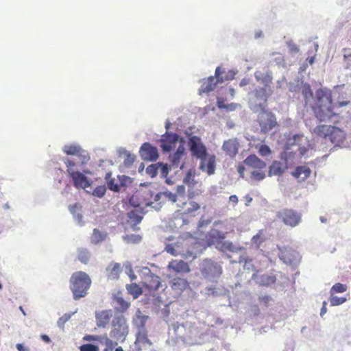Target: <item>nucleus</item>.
I'll return each mask as SVG.
<instances>
[{
  "label": "nucleus",
  "instance_id": "nucleus-1",
  "mask_svg": "<svg viewBox=\"0 0 351 351\" xmlns=\"http://www.w3.org/2000/svg\"><path fill=\"white\" fill-rule=\"evenodd\" d=\"M335 108L330 90L319 88L316 90L311 108L315 117L320 122L328 121L337 116L335 112Z\"/></svg>",
  "mask_w": 351,
  "mask_h": 351
},
{
  "label": "nucleus",
  "instance_id": "nucleus-2",
  "mask_svg": "<svg viewBox=\"0 0 351 351\" xmlns=\"http://www.w3.org/2000/svg\"><path fill=\"white\" fill-rule=\"evenodd\" d=\"M69 282L73 299L78 300L88 294L92 280L86 272L79 271L73 273Z\"/></svg>",
  "mask_w": 351,
  "mask_h": 351
},
{
  "label": "nucleus",
  "instance_id": "nucleus-3",
  "mask_svg": "<svg viewBox=\"0 0 351 351\" xmlns=\"http://www.w3.org/2000/svg\"><path fill=\"white\" fill-rule=\"evenodd\" d=\"M313 133L317 137L328 138L336 146H339L346 139L344 131L332 125H319L313 129Z\"/></svg>",
  "mask_w": 351,
  "mask_h": 351
},
{
  "label": "nucleus",
  "instance_id": "nucleus-4",
  "mask_svg": "<svg viewBox=\"0 0 351 351\" xmlns=\"http://www.w3.org/2000/svg\"><path fill=\"white\" fill-rule=\"evenodd\" d=\"M222 72L219 67H217L215 70V77L210 76L208 78L203 79L201 81V86L198 90L199 95L204 93H208L213 90L218 83H223L225 81L232 80L234 77V73L230 71L228 74L223 75Z\"/></svg>",
  "mask_w": 351,
  "mask_h": 351
},
{
  "label": "nucleus",
  "instance_id": "nucleus-5",
  "mask_svg": "<svg viewBox=\"0 0 351 351\" xmlns=\"http://www.w3.org/2000/svg\"><path fill=\"white\" fill-rule=\"evenodd\" d=\"M129 332V327L123 315H117L112 321L110 337L119 343L123 342Z\"/></svg>",
  "mask_w": 351,
  "mask_h": 351
},
{
  "label": "nucleus",
  "instance_id": "nucleus-6",
  "mask_svg": "<svg viewBox=\"0 0 351 351\" xmlns=\"http://www.w3.org/2000/svg\"><path fill=\"white\" fill-rule=\"evenodd\" d=\"M142 196L145 197L144 204L146 206H152L154 202L159 201L161 198L167 199L172 202H178V203L181 202V199H184L183 196H178L169 191L158 193L154 195L151 190H145Z\"/></svg>",
  "mask_w": 351,
  "mask_h": 351
},
{
  "label": "nucleus",
  "instance_id": "nucleus-7",
  "mask_svg": "<svg viewBox=\"0 0 351 351\" xmlns=\"http://www.w3.org/2000/svg\"><path fill=\"white\" fill-rule=\"evenodd\" d=\"M276 218L286 226H297L302 220V215L292 208H285L276 213Z\"/></svg>",
  "mask_w": 351,
  "mask_h": 351
},
{
  "label": "nucleus",
  "instance_id": "nucleus-8",
  "mask_svg": "<svg viewBox=\"0 0 351 351\" xmlns=\"http://www.w3.org/2000/svg\"><path fill=\"white\" fill-rule=\"evenodd\" d=\"M64 163L66 166V171L69 176L72 178L73 185L77 189H86L88 188L90 184L87 178L83 173L80 171L73 170L75 162L71 160H66Z\"/></svg>",
  "mask_w": 351,
  "mask_h": 351
},
{
  "label": "nucleus",
  "instance_id": "nucleus-9",
  "mask_svg": "<svg viewBox=\"0 0 351 351\" xmlns=\"http://www.w3.org/2000/svg\"><path fill=\"white\" fill-rule=\"evenodd\" d=\"M257 121L263 134L267 133L278 125L276 116L265 109H262L258 114Z\"/></svg>",
  "mask_w": 351,
  "mask_h": 351
},
{
  "label": "nucleus",
  "instance_id": "nucleus-10",
  "mask_svg": "<svg viewBox=\"0 0 351 351\" xmlns=\"http://www.w3.org/2000/svg\"><path fill=\"white\" fill-rule=\"evenodd\" d=\"M177 206L180 208L176 212L177 216H195V213L199 210V204L193 200L191 198H188L186 201H184V199H181V202L177 204Z\"/></svg>",
  "mask_w": 351,
  "mask_h": 351
},
{
  "label": "nucleus",
  "instance_id": "nucleus-11",
  "mask_svg": "<svg viewBox=\"0 0 351 351\" xmlns=\"http://www.w3.org/2000/svg\"><path fill=\"white\" fill-rule=\"evenodd\" d=\"M189 146L191 155L197 159L202 158L208 154L206 146L199 136H191L189 139Z\"/></svg>",
  "mask_w": 351,
  "mask_h": 351
},
{
  "label": "nucleus",
  "instance_id": "nucleus-12",
  "mask_svg": "<svg viewBox=\"0 0 351 351\" xmlns=\"http://www.w3.org/2000/svg\"><path fill=\"white\" fill-rule=\"evenodd\" d=\"M222 273L221 267L217 263L211 261H204L201 268V274L205 278L215 279Z\"/></svg>",
  "mask_w": 351,
  "mask_h": 351
},
{
  "label": "nucleus",
  "instance_id": "nucleus-13",
  "mask_svg": "<svg viewBox=\"0 0 351 351\" xmlns=\"http://www.w3.org/2000/svg\"><path fill=\"white\" fill-rule=\"evenodd\" d=\"M199 160V169L206 172L208 176L214 174L216 167V156L214 154H207Z\"/></svg>",
  "mask_w": 351,
  "mask_h": 351
},
{
  "label": "nucleus",
  "instance_id": "nucleus-14",
  "mask_svg": "<svg viewBox=\"0 0 351 351\" xmlns=\"http://www.w3.org/2000/svg\"><path fill=\"white\" fill-rule=\"evenodd\" d=\"M141 158L146 161H154L158 158V149L149 143H144L139 151Z\"/></svg>",
  "mask_w": 351,
  "mask_h": 351
},
{
  "label": "nucleus",
  "instance_id": "nucleus-15",
  "mask_svg": "<svg viewBox=\"0 0 351 351\" xmlns=\"http://www.w3.org/2000/svg\"><path fill=\"white\" fill-rule=\"evenodd\" d=\"M178 135L175 133L166 132L162 136L160 140L161 148L165 152H170L175 147L176 143L178 141Z\"/></svg>",
  "mask_w": 351,
  "mask_h": 351
},
{
  "label": "nucleus",
  "instance_id": "nucleus-16",
  "mask_svg": "<svg viewBox=\"0 0 351 351\" xmlns=\"http://www.w3.org/2000/svg\"><path fill=\"white\" fill-rule=\"evenodd\" d=\"M112 317V310H104L95 313L96 324L99 328H106Z\"/></svg>",
  "mask_w": 351,
  "mask_h": 351
},
{
  "label": "nucleus",
  "instance_id": "nucleus-17",
  "mask_svg": "<svg viewBox=\"0 0 351 351\" xmlns=\"http://www.w3.org/2000/svg\"><path fill=\"white\" fill-rule=\"evenodd\" d=\"M112 303L114 304V309L117 312L124 313L125 312L130 306V302L125 301L120 291L114 294L112 298Z\"/></svg>",
  "mask_w": 351,
  "mask_h": 351
},
{
  "label": "nucleus",
  "instance_id": "nucleus-18",
  "mask_svg": "<svg viewBox=\"0 0 351 351\" xmlns=\"http://www.w3.org/2000/svg\"><path fill=\"white\" fill-rule=\"evenodd\" d=\"M239 147L238 140L237 138H231L223 142L222 149L227 155L234 157L238 153Z\"/></svg>",
  "mask_w": 351,
  "mask_h": 351
},
{
  "label": "nucleus",
  "instance_id": "nucleus-19",
  "mask_svg": "<svg viewBox=\"0 0 351 351\" xmlns=\"http://www.w3.org/2000/svg\"><path fill=\"white\" fill-rule=\"evenodd\" d=\"M146 317H141V325L138 326V332L136 333V341L143 343V344H152V342L148 339L147 337V331L145 326V323L146 321Z\"/></svg>",
  "mask_w": 351,
  "mask_h": 351
},
{
  "label": "nucleus",
  "instance_id": "nucleus-20",
  "mask_svg": "<svg viewBox=\"0 0 351 351\" xmlns=\"http://www.w3.org/2000/svg\"><path fill=\"white\" fill-rule=\"evenodd\" d=\"M161 281L159 276L151 274L147 275L143 282V285L149 291H156L160 286Z\"/></svg>",
  "mask_w": 351,
  "mask_h": 351
},
{
  "label": "nucleus",
  "instance_id": "nucleus-21",
  "mask_svg": "<svg viewBox=\"0 0 351 351\" xmlns=\"http://www.w3.org/2000/svg\"><path fill=\"white\" fill-rule=\"evenodd\" d=\"M168 268L176 273H189L191 270L188 263L182 260L171 261L168 265Z\"/></svg>",
  "mask_w": 351,
  "mask_h": 351
},
{
  "label": "nucleus",
  "instance_id": "nucleus-22",
  "mask_svg": "<svg viewBox=\"0 0 351 351\" xmlns=\"http://www.w3.org/2000/svg\"><path fill=\"white\" fill-rule=\"evenodd\" d=\"M244 163L248 167L259 170L265 169L266 167V163L255 154L248 156L245 159Z\"/></svg>",
  "mask_w": 351,
  "mask_h": 351
},
{
  "label": "nucleus",
  "instance_id": "nucleus-23",
  "mask_svg": "<svg viewBox=\"0 0 351 351\" xmlns=\"http://www.w3.org/2000/svg\"><path fill=\"white\" fill-rule=\"evenodd\" d=\"M184 148L180 146L177 151L171 156L172 165L176 168L182 169L184 167V162H181V160L184 156Z\"/></svg>",
  "mask_w": 351,
  "mask_h": 351
},
{
  "label": "nucleus",
  "instance_id": "nucleus-24",
  "mask_svg": "<svg viewBox=\"0 0 351 351\" xmlns=\"http://www.w3.org/2000/svg\"><path fill=\"white\" fill-rule=\"evenodd\" d=\"M298 254L291 249H285L281 252L280 258L287 264H292L298 259Z\"/></svg>",
  "mask_w": 351,
  "mask_h": 351
},
{
  "label": "nucleus",
  "instance_id": "nucleus-25",
  "mask_svg": "<svg viewBox=\"0 0 351 351\" xmlns=\"http://www.w3.org/2000/svg\"><path fill=\"white\" fill-rule=\"evenodd\" d=\"M311 171L309 167L306 166H299L296 167L292 175L299 181H303L311 175Z\"/></svg>",
  "mask_w": 351,
  "mask_h": 351
},
{
  "label": "nucleus",
  "instance_id": "nucleus-26",
  "mask_svg": "<svg viewBox=\"0 0 351 351\" xmlns=\"http://www.w3.org/2000/svg\"><path fill=\"white\" fill-rule=\"evenodd\" d=\"M285 169V167L283 163L279 161H274L269 167L268 176H280L282 175Z\"/></svg>",
  "mask_w": 351,
  "mask_h": 351
},
{
  "label": "nucleus",
  "instance_id": "nucleus-27",
  "mask_svg": "<svg viewBox=\"0 0 351 351\" xmlns=\"http://www.w3.org/2000/svg\"><path fill=\"white\" fill-rule=\"evenodd\" d=\"M189 287V283L186 279L175 278L171 282V288L177 291L181 292Z\"/></svg>",
  "mask_w": 351,
  "mask_h": 351
},
{
  "label": "nucleus",
  "instance_id": "nucleus-28",
  "mask_svg": "<svg viewBox=\"0 0 351 351\" xmlns=\"http://www.w3.org/2000/svg\"><path fill=\"white\" fill-rule=\"evenodd\" d=\"M63 152L67 155L82 156L84 152L82 147L75 145H66L63 147Z\"/></svg>",
  "mask_w": 351,
  "mask_h": 351
},
{
  "label": "nucleus",
  "instance_id": "nucleus-29",
  "mask_svg": "<svg viewBox=\"0 0 351 351\" xmlns=\"http://www.w3.org/2000/svg\"><path fill=\"white\" fill-rule=\"evenodd\" d=\"M107 270L108 271V275L110 278L117 279L121 272V267L119 263H112L109 265Z\"/></svg>",
  "mask_w": 351,
  "mask_h": 351
},
{
  "label": "nucleus",
  "instance_id": "nucleus-30",
  "mask_svg": "<svg viewBox=\"0 0 351 351\" xmlns=\"http://www.w3.org/2000/svg\"><path fill=\"white\" fill-rule=\"evenodd\" d=\"M112 173L108 172L105 176L108 188L112 191L118 192L120 191V186L116 182L115 178L111 177Z\"/></svg>",
  "mask_w": 351,
  "mask_h": 351
},
{
  "label": "nucleus",
  "instance_id": "nucleus-31",
  "mask_svg": "<svg viewBox=\"0 0 351 351\" xmlns=\"http://www.w3.org/2000/svg\"><path fill=\"white\" fill-rule=\"evenodd\" d=\"M128 292L132 295L133 298H138L143 293L142 288L136 283L126 285Z\"/></svg>",
  "mask_w": 351,
  "mask_h": 351
},
{
  "label": "nucleus",
  "instance_id": "nucleus-32",
  "mask_svg": "<svg viewBox=\"0 0 351 351\" xmlns=\"http://www.w3.org/2000/svg\"><path fill=\"white\" fill-rule=\"evenodd\" d=\"M106 237L107 233L103 232L95 228L90 237V240L93 243L97 244L104 241Z\"/></svg>",
  "mask_w": 351,
  "mask_h": 351
},
{
  "label": "nucleus",
  "instance_id": "nucleus-33",
  "mask_svg": "<svg viewBox=\"0 0 351 351\" xmlns=\"http://www.w3.org/2000/svg\"><path fill=\"white\" fill-rule=\"evenodd\" d=\"M90 252L85 248L77 250V258L83 264H87L90 258Z\"/></svg>",
  "mask_w": 351,
  "mask_h": 351
},
{
  "label": "nucleus",
  "instance_id": "nucleus-34",
  "mask_svg": "<svg viewBox=\"0 0 351 351\" xmlns=\"http://www.w3.org/2000/svg\"><path fill=\"white\" fill-rule=\"evenodd\" d=\"M103 343L106 345L104 351H113L114 348L118 344L119 341H113L109 339L106 335H104Z\"/></svg>",
  "mask_w": 351,
  "mask_h": 351
},
{
  "label": "nucleus",
  "instance_id": "nucleus-35",
  "mask_svg": "<svg viewBox=\"0 0 351 351\" xmlns=\"http://www.w3.org/2000/svg\"><path fill=\"white\" fill-rule=\"evenodd\" d=\"M210 237L213 239V241H219L224 239L226 237V233L217 230L216 229H213L209 232Z\"/></svg>",
  "mask_w": 351,
  "mask_h": 351
},
{
  "label": "nucleus",
  "instance_id": "nucleus-36",
  "mask_svg": "<svg viewBox=\"0 0 351 351\" xmlns=\"http://www.w3.org/2000/svg\"><path fill=\"white\" fill-rule=\"evenodd\" d=\"M347 290V285H343L341 283H336L334 285L331 289H330V293L331 295H333L334 293H343Z\"/></svg>",
  "mask_w": 351,
  "mask_h": 351
},
{
  "label": "nucleus",
  "instance_id": "nucleus-37",
  "mask_svg": "<svg viewBox=\"0 0 351 351\" xmlns=\"http://www.w3.org/2000/svg\"><path fill=\"white\" fill-rule=\"evenodd\" d=\"M146 173L152 178L155 177L158 173V163L149 165L146 169Z\"/></svg>",
  "mask_w": 351,
  "mask_h": 351
},
{
  "label": "nucleus",
  "instance_id": "nucleus-38",
  "mask_svg": "<svg viewBox=\"0 0 351 351\" xmlns=\"http://www.w3.org/2000/svg\"><path fill=\"white\" fill-rule=\"evenodd\" d=\"M129 219L130 220L134 223V225L138 224L141 223L143 217L140 216L136 211L132 210L129 213Z\"/></svg>",
  "mask_w": 351,
  "mask_h": 351
},
{
  "label": "nucleus",
  "instance_id": "nucleus-39",
  "mask_svg": "<svg viewBox=\"0 0 351 351\" xmlns=\"http://www.w3.org/2000/svg\"><path fill=\"white\" fill-rule=\"evenodd\" d=\"M106 191V188L104 185L97 186L93 192V195L97 197H102L104 196Z\"/></svg>",
  "mask_w": 351,
  "mask_h": 351
},
{
  "label": "nucleus",
  "instance_id": "nucleus-40",
  "mask_svg": "<svg viewBox=\"0 0 351 351\" xmlns=\"http://www.w3.org/2000/svg\"><path fill=\"white\" fill-rule=\"evenodd\" d=\"M251 178L256 181L263 180L265 177L266 174L264 171H253L251 173Z\"/></svg>",
  "mask_w": 351,
  "mask_h": 351
},
{
  "label": "nucleus",
  "instance_id": "nucleus-41",
  "mask_svg": "<svg viewBox=\"0 0 351 351\" xmlns=\"http://www.w3.org/2000/svg\"><path fill=\"white\" fill-rule=\"evenodd\" d=\"M158 173L162 178H166L169 173V167L166 164L158 162Z\"/></svg>",
  "mask_w": 351,
  "mask_h": 351
},
{
  "label": "nucleus",
  "instance_id": "nucleus-42",
  "mask_svg": "<svg viewBox=\"0 0 351 351\" xmlns=\"http://www.w3.org/2000/svg\"><path fill=\"white\" fill-rule=\"evenodd\" d=\"M346 301V298L343 297L333 296L331 295L330 298V302L332 306H338Z\"/></svg>",
  "mask_w": 351,
  "mask_h": 351
},
{
  "label": "nucleus",
  "instance_id": "nucleus-43",
  "mask_svg": "<svg viewBox=\"0 0 351 351\" xmlns=\"http://www.w3.org/2000/svg\"><path fill=\"white\" fill-rule=\"evenodd\" d=\"M258 152L261 156H267L271 154V150L269 146L261 145L258 147Z\"/></svg>",
  "mask_w": 351,
  "mask_h": 351
},
{
  "label": "nucleus",
  "instance_id": "nucleus-44",
  "mask_svg": "<svg viewBox=\"0 0 351 351\" xmlns=\"http://www.w3.org/2000/svg\"><path fill=\"white\" fill-rule=\"evenodd\" d=\"M99 348L98 346L86 343L80 346V351H99Z\"/></svg>",
  "mask_w": 351,
  "mask_h": 351
},
{
  "label": "nucleus",
  "instance_id": "nucleus-45",
  "mask_svg": "<svg viewBox=\"0 0 351 351\" xmlns=\"http://www.w3.org/2000/svg\"><path fill=\"white\" fill-rule=\"evenodd\" d=\"M83 340L87 341H99L103 343L104 336L86 335L83 337Z\"/></svg>",
  "mask_w": 351,
  "mask_h": 351
},
{
  "label": "nucleus",
  "instance_id": "nucleus-46",
  "mask_svg": "<svg viewBox=\"0 0 351 351\" xmlns=\"http://www.w3.org/2000/svg\"><path fill=\"white\" fill-rule=\"evenodd\" d=\"M302 94L305 99H308L313 96V91L308 84H305L302 87Z\"/></svg>",
  "mask_w": 351,
  "mask_h": 351
},
{
  "label": "nucleus",
  "instance_id": "nucleus-47",
  "mask_svg": "<svg viewBox=\"0 0 351 351\" xmlns=\"http://www.w3.org/2000/svg\"><path fill=\"white\" fill-rule=\"evenodd\" d=\"M305 138L303 134H295L292 138L289 139L291 145H300L303 141H305Z\"/></svg>",
  "mask_w": 351,
  "mask_h": 351
},
{
  "label": "nucleus",
  "instance_id": "nucleus-48",
  "mask_svg": "<svg viewBox=\"0 0 351 351\" xmlns=\"http://www.w3.org/2000/svg\"><path fill=\"white\" fill-rule=\"evenodd\" d=\"M134 160H135V156L130 154H128L124 160L123 164H124L125 167H128L134 163Z\"/></svg>",
  "mask_w": 351,
  "mask_h": 351
},
{
  "label": "nucleus",
  "instance_id": "nucleus-49",
  "mask_svg": "<svg viewBox=\"0 0 351 351\" xmlns=\"http://www.w3.org/2000/svg\"><path fill=\"white\" fill-rule=\"evenodd\" d=\"M271 300V297L269 295H264L259 297V302L264 304L265 307H267L269 305V301Z\"/></svg>",
  "mask_w": 351,
  "mask_h": 351
},
{
  "label": "nucleus",
  "instance_id": "nucleus-50",
  "mask_svg": "<svg viewBox=\"0 0 351 351\" xmlns=\"http://www.w3.org/2000/svg\"><path fill=\"white\" fill-rule=\"evenodd\" d=\"M223 247L228 251H230V252H234V249H235V247L234 245H233V243L230 241H225L223 243Z\"/></svg>",
  "mask_w": 351,
  "mask_h": 351
},
{
  "label": "nucleus",
  "instance_id": "nucleus-51",
  "mask_svg": "<svg viewBox=\"0 0 351 351\" xmlns=\"http://www.w3.org/2000/svg\"><path fill=\"white\" fill-rule=\"evenodd\" d=\"M343 59L345 61H347L349 60L350 58H351V49L350 48H344L343 49Z\"/></svg>",
  "mask_w": 351,
  "mask_h": 351
},
{
  "label": "nucleus",
  "instance_id": "nucleus-52",
  "mask_svg": "<svg viewBox=\"0 0 351 351\" xmlns=\"http://www.w3.org/2000/svg\"><path fill=\"white\" fill-rule=\"evenodd\" d=\"M217 104L219 108L225 109L226 104H225V99L223 97H217Z\"/></svg>",
  "mask_w": 351,
  "mask_h": 351
},
{
  "label": "nucleus",
  "instance_id": "nucleus-53",
  "mask_svg": "<svg viewBox=\"0 0 351 351\" xmlns=\"http://www.w3.org/2000/svg\"><path fill=\"white\" fill-rule=\"evenodd\" d=\"M239 105L236 104V103H231L230 104H227L226 106V108L225 109L228 110H230V111H233L234 110L237 109V108L239 106Z\"/></svg>",
  "mask_w": 351,
  "mask_h": 351
},
{
  "label": "nucleus",
  "instance_id": "nucleus-54",
  "mask_svg": "<svg viewBox=\"0 0 351 351\" xmlns=\"http://www.w3.org/2000/svg\"><path fill=\"white\" fill-rule=\"evenodd\" d=\"M252 261V260L251 258H241V259L239 261L240 263L244 262V263H245L244 267L247 268V269H250L248 267V265H250Z\"/></svg>",
  "mask_w": 351,
  "mask_h": 351
},
{
  "label": "nucleus",
  "instance_id": "nucleus-55",
  "mask_svg": "<svg viewBox=\"0 0 351 351\" xmlns=\"http://www.w3.org/2000/svg\"><path fill=\"white\" fill-rule=\"evenodd\" d=\"M121 186H125V182L130 180V178L125 176H118Z\"/></svg>",
  "mask_w": 351,
  "mask_h": 351
},
{
  "label": "nucleus",
  "instance_id": "nucleus-56",
  "mask_svg": "<svg viewBox=\"0 0 351 351\" xmlns=\"http://www.w3.org/2000/svg\"><path fill=\"white\" fill-rule=\"evenodd\" d=\"M16 348L18 351H29V348L25 347L22 343H17L16 345Z\"/></svg>",
  "mask_w": 351,
  "mask_h": 351
},
{
  "label": "nucleus",
  "instance_id": "nucleus-57",
  "mask_svg": "<svg viewBox=\"0 0 351 351\" xmlns=\"http://www.w3.org/2000/svg\"><path fill=\"white\" fill-rule=\"evenodd\" d=\"M166 250H167V252L170 253L171 254H172L173 256H176L177 255L176 251L175 250V249L171 245H167V247H166Z\"/></svg>",
  "mask_w": 351,
  "mask_h": 351
},
{
  "label": "nucleus",
  "instance_id": "nucleus-58",
  "mask_svg": "<svg viewBox=\"0 0 351 351\" xmlns=\"http://www.w3.org/2000/svg\"><path fill=\"white\" fill-rule=\"evenodd\" d=\"M326 302L324 301L323 302V305H322V307L321 308V311H320V315L321 316H323L326 313Z\"/></svg>",
  "mask_w": 351,
  "mask_h": 351
},
{
  "label": "nucleus",
  "instance_id": "nucleus-59",
  "mask_svg": "<svg viewBox=\"0 0 351 351\" xmlns=\"http://www.w3.org/2000/svg\"><path fill=\"white\" fill-rule=\"evenodd\" d=\"M250 83V80L247 79V78H243L241 80V81L240 82V86H245L246 85H247L248 84Z\"/></svg>",
  "mask_w": 351,
  "mask_h": 351
},
{
  "label": "nucleus",
  "instance_id": "nucleus-60",
  "mask_svg": "<svg viewBox=\"0 0 351 351\" xmlns=\"http://www.w3.org/2000/svg\"><path fill=\"white\" fill-rule=\"evenodd\" d=\"M40 338L45 343H49L51 341L50 338L47 335H41Z\"/></svg>",
  "mask_w": 351,
  "mask_h": 351
},
{
  "label": "nucleus",
  "instance_id": "nucleus-61",
  "mask_svg": "<svg viewBox=\"0 0 351 351\" xmlns=\"http://www.w3.org/2000/svg\"><path fill=\"white\" fill-rule=\"evenodd\" d=\"M230 202L237 204L238 202V197L235 195H230L229 197Z\"/></svg>",
  "mask_w": 351,
  "mask_h": 351
},
{
  "label": "nucleus",
  "instance_id": "nucleus-62",
  "mask_svg": "<svg viewBox=\"0 0 351 351\" xmlns=\"http://www.w3.org/2000/svg\"><path fill=\"white\" fill-rule=\"evenodd\" d=\"M66 320L67 319H64L63 317H60L58 321V326H62Z\"/></svg>",
  "mask_w": 351,
  "mask_h": 351
},
{
  "label": "nucleus",
  "instance_id": "nucleus-63",
  "mask_svg": "<svg viewBox=\"0 0 351 351\" xmlns=\"http://www.w3.org/2000/svg\"><path fill=\"white\" fill-rule=\"evenodd\" d=\"M349 104V101H341V102H339L337 104H335V106H337L338 107H341V106H346Z\"/></svg>",
  "mask_w": 351,
  "mask_h": 351
},
{
  "label": "nucleus",
  "instance_id": "nucleus-64",
  "mask_svg": "<svg viewBox=\"0 0 351 351\" xmlns=\"http://www.w3.org/2000/svg\"><path fill=\"white\" fill-rule=\"evenodd\" d=\"M264 278H265L267 280V283L269 282H274V279L273 277H271V276H263Z\"/></svg>",
  "mask_w": 351,
  "mask_h": 351
}]
</instances>
